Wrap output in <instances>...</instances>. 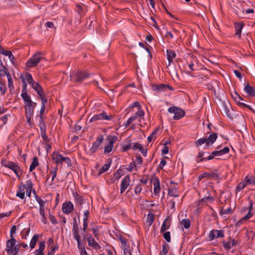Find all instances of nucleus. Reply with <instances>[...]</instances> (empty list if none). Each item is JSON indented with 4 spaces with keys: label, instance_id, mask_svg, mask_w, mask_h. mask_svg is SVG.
Wrapping results in <instances>:
<instances>
[{
    "label": "nucleus",
    "instance_id": "obj_1",
    "mask_svg": "<svg viewBox=\"0 0 255 255\" xmlns=\"http://www.w3.org/2000/svg\"><path fill=\"white\" fill-rule=\"evenodd\" d=\"M92 75L86 71L73 72L70 74V79L73 82H82L90 77Z\"/></svg>",
    "mask_w": 255,
    "mask_h": 255
},
{
    "label": "nucleus",
    "instance_id": "obj_2",
    "mask_svg": "<svg viewBox=\"0 0 255 255\" xmlns=\"http://www.w3.org/2000/svg\"><path fill=\"white\" fill-rule=\"evenodd\" d=\"M43 58L41 53L37 52L27 61L26 66L28 68L35 67Z\"/></svg>",
    "mask_w": 255,
    "mask_h": 255
},
{
    "label": "nucleus",
    "instance_id": "obj_3",
    "mask_svg": "<svg viewBox=\"0 0 255 255\" xmlns=\"http://www.w3.org/2000/svg\"><path fill=\"white\" fill-rule=\"evenodd\" d=\"M113 116L111 114H108L105 111H103L102 112L95 114L92 118L90 119V122H93L97 121H111Z\"/></svg>",
    "mask_w": 255,
    "mask_h": 255
},
{
    "label": "nucleus",
    "instance_id": "obj_4",
    "mask_svg": "<svg viewBox=\"0 0 255 255\" xmlns=\"http://www.w3.org/2000/svg\"><path fill=\"white\" fill-rule=\"evenodd\" d=\"M168 112L170 114H174L173 119L175 120L181 119L185 115V112L183 110L175 106L169 108Z\"/></svg>",
    "mask_w": 255,
    "mask_h": 255
},
{
    "label": "nucleus",
    "instance_id": "obj_5",
    "mask_svg": "<svg viewBox=\"0 0 255 255\" xmlns=\"http://www.w3.org/2000/svg\"><path fill=\"white\" fill-rule=\"evenodd\" d=\"M253 202L252 200H250L249 201V206L248 208V209L249 210L248 214L244 216L243 218H242L240 220H239L237 224V226H240L243 223L244 221H246L249 219H250L252 216L254 215V212L252 211L253 210Z\"/></svg>",
    "mask_w": 255,
    "mask_h": 255
},
{
    "label": "nucleus",
    "instance_id": "obj_6",
    "mask_svg": "<svg viewBox=\"0 0 255 255\" xmlns=\"http://www.w3.org/2000/svg\"><path fill=\"white\" fill-rule=\"evenodd\" d=\"M104 136L103 135H99L96 140L93 143L90 151L91 153L96 152L99 148L101 147V144L104 141Z\"/></svg>",
    "mask_w": 255,
    "mask_h": 255
},
{
    "label": "nucleus",
    "instance_id": "obj_7",
    "mask_svg": "<svg viewBox=\"0 0 255 255\" xmlns=\"http://www.w3.org/2000/svg\"><path fill=\"white\" fill-rule=\"evenodd\" d=\"M16 243L17 241L16 239L12 238H10L6 241L5 251L8 255H11V253L13 252V250L15 246Z\"/></svg>",
    "mask_w": 255,
    "mask_h": 255
},
{
    "label": "nucleus",
    "instance_id": "obj_8",
    "mask_svg": "<svg viewBox=\"0 0 255 255\" xmlns=\"http://www.w3.org/2000/svg\"><path fill=\"white\" fill-rule=\"evenodd\" d=\"M74 196L76 206L78 207L80 210L83 208V205L85 204H87L89 206V203L81 195L76 193L74 194Z\"/></svg>",
    "mask_w": 255,
    "mask_h": 255
},
{
    "label": "nucleus",
    "instance_id": "obj_9",
    "mask_svg": "<svg viewBox=\"0 0 255 255\" xmlns=\"http://www.w3.org/2000/svg\"><path fill=\"white\" fill-rule=\"evenodd\" d=\"M3 165L12 170L18 178L20 177L18 171L20 170V168L17 164L12 161H5Z\"/></svg>",
    "mask_w": 255,
    "mask_h": 255
},
{
    "label": "nucleus",
    "instance_id": "obj_10",
    "mask_svg": "<svg viewBox=\"0 0 255 255\" xmlns=\"http://www.w3.org/2000/svg\"><path fill=\"white\" fill-rule=\"evenodd\" d=\"M130 182V178L129 175H126L122 179L121 184L120 192L123 194L129 186Z\"/></svg>",
    "mask_w": 255,
    "mask_h": 255
},
{
    "label": "nucleus",
    "instance_id": "obj_11",
    "mask_svg": "<svg viewBox=\"0 0 255 255\" xmlns=\"http://www.w3.org/2000/svg\"><path fill=\"white\" fill-rule=\"evenodd\" d=\"M117 140V137L114 136H110L108 137L109 143L105 147L104 153H109L113 149L114 143H115Z\"/></svg>",
    "mask_w": 255,
    "mask_h": 255
},
{
    "label": "nucleus",
    "instance_id": "obj_12",
    "mask_svg": "<svg viewBox=\"0 0 255 255\" xmlns=\"http://www.w3.org/2000/svg\"><path fill=\"white\" fill-rule=\"evenodd\" d=\"M224 237V232L222 230H212L210 232L209 234V239L210 241H212L215 239L219 238H223Z\"/></svg>",
    "mask_w": 255,
    "mask_h": 255
},
{
    "label": "nucleus",
    "instance_id": "obj_13",
    "mask_svg": "<svg viewBox=\"0 0 255 255\" xmlns=\"http://www.w3.org/2000/svg\"><path fill=\"white\" fill-rule=\"evenodd\" d=\"M62 210L64 214H70L74 210V205L71 201L66 202L63 203Z\"/></svg>",
    "mask_w": 255,
    "mask_h": 255
},
{
    "label": "nucleus",
    "instance_id": "obj_14",
    "mask_svg": "<svg viewBox=\"0 0 255 255\" xmlns=\"http://www.w3.org/2000/svg\"><path fill=\"white\" fill-rule=\"evenodd\" d=\"M152 89L153 90L158 92L164 91L166 90V89H168L170 90H173V88L170 85L163 84L156 85H152Z\"/></svg>",
    "mask_w": 255,
    "mask_h": 255
},
{
    "label": "nucleus",
    "instance_id": "obj_15",
    "mask_svg": "<svg viewBox=\"0 0 255 255\" xmlns=\"http://www.w3.org/2000/svg\"><path fill=\"white\" fill-rule=\"evenodd\" d=\"M219 175L217 173L203 172L198 176V179L199 181H201L204 178L217 179Z\"/></svg>",
    "mask_w": 255,
    "mask_h": 255
},
{
    "label": "nucleus",
    "instance_id": "obj_16",
    "mask_svg": "<svg viewBox=\"0 0 255 255\" xmlns=\"http://www.w3.org/2000/svg\"><path fill=\"white\" fill-rule=\"evenodd\" d=\"M26 186L23 184L20 185L16 192V196L21 199H23L25 197V190Z\"/></svg>",
    "mask_w": 255,
    "mask_h": 255
},
{
    "label": "nucleus",
    "instance_id": "obj_17",
    "mask_svg": "<svg viewBox=\"0 0 255 255\" xmlns=\"http://www.w3.org/2000/svg\"><path fill=\"white\" fill-rule=\"evenodd\" d=\"M64 157L58 152H54L52 155V159L57 164H62L63 163Z\"/></svg>",
    "mask_w": 255,
    "mask_h": 255
},
{
    "label": "nucleus",
    "instance_id": "obj_18",
    "mask_svg": "<svg viewBox=\"0 0 255 255\" xmlns=\"http://www.w3.org/2000/svg\"><path fill=\"white\" fill-rule=\"evenodd\" d=\"M87 240L89 246L93 248L96 250H98L100 249V246L95 241L94 239L92 237L91 235L87 237Z\"/></svg>",
    "mask_w": 255,
    "mask_h": 255
},
{
    "label": "nucleus",
    "instance_id": "obj_19",
    "mask_svg": "<svg viewBox=\"0 0 255 255\" xmlns=\"http://www.w3.org/2000/svg\"><path fill=\"white\" fill-rule=\"evenodd\" d=\"M166 53L167 59L168 61V66H169L172 62L173 59L175 57L176 54L174 50L171 49H167Z\"/></svg>",
    "mask_w": 255,
    "mask_h": 255
},
{
    "label": "nucleus",
    "instance_id": "obj_20",
    "mask_svg": "<svg viewBox=\"0 0 255 255\" xmlns=\"http://www.w3.org/2000/svg\"><path fill=\"white\" fill-rule=\"evenodd\" d=\"M153 185V193L155 195L157 196L159 194L160 190V182L158 178H155L154 179Z\"/></svg>",
    "mask_w": 255,
    "mask_h": 255
},
{
    "label": "nucleus",
    "instance_id": "obj_21",
    "mask_svg": "<svg viewBox=\"0 0 255 255\" xmlns=\"http://www.w3.org/2000/svg\"><path fill=\"white\" fill-rule=\"evenodd\" d=\"M45 248L44 242H41L39 243V248L35 251L34 255H44L43 251Z\"/></svg>",
    "mask_w": 255,
    "mask_h": 255
},
{
    "label": "nucleus",
    "instance_id": "obj_22",
    "mask_svg": "<svg viewBox=\"0 0 255 255\" xmlns=\"http://www.w3.org/2000/svg\"><path fill=\"white\" fill-rule=\"evenodd\" d=\"M112 162V160L110 159H108L106 163L100 168L99 171V175H101L107 171L109 168H110Z\"/></svg>",
    "mask_w": 255,
    "mask_h": 255
},
{
    "label": "nucleus",
    "instance_id": "obj_23",
    "mask_svg": "<svg viewBox=\"0 0 255 255\" xmlns=\"http://www.w3.org/2000/svg\"><path fill=\"white\" fill-rule=\"evenodd\" d=\"M244 91L248 95L252 97H255V89L250 86L249 84L246 85L244 87Z\"/></svg>",
    "mask_w": 255,
    "mask_h": 255
},
{
    "label": "nucleus",
    "instance_id": "obj_24",
    "mask_svg": "<svg viewBox=\"0 0 255 255\" xmlns=\"http://www.w3.org/2000/svg\"><path fill=\"white\" fill-rule=\"evenodd\" d=\"M217 133L213 132L211 134L207 139L206 147H208L210 144H213L217 139Z\"/></svg>",
    "mask_w": 255,
    "mask_h": 255
},
{
    "label": "nucleus",
    "instance_id": "obj_25",
    "mask_svg": "<svg viewBox=\"0 0 255 255\" xmlns=\"http://www.w3.org/2000/svg\"><path fill=\"white\" fill-rule=\"evenodd\" d=\"M31 86L37 92L39 96H41V94L43 93L42 87L37 83L35 82L33 83Z\"/></svg>",
    "mask_w": 255,
    "mask_h": 255
},
{
    "label": "nucleus",
    "instance_id": "obj_26",
    "mask_svg": "<svg viewBox=\"0 0 255 255\" xmlns=\"http://www.w3.org/2000/svg\"><path fill=\"white\" fill-rule=\"evenodd\" d=\"M38 239V235L37 234L34 235L31 240L29 246L31 250L35 248V245Z\"/></svg>",
    "mask_w": 255,
    "mask_h": 255
},
{
    "label": "nucleus",
    "instance_id": "obj_27",
    "mask_svg": "<svg viewBox=\"0 0 255 255\" xmlns=\"http://www.w3.org/2000/svg\"><path fill=\"white\" fill-rule=\"evenodd\" d=\"M21 96L23 100L24 104L30 103L31 101L30 97L28 95L27 92L21 93Z\"/></svg>",
    "mask_w": 255,
    "mask_h": 255
},
{
    "label": "nucleus",
    "instance_id": "obj_28",
    "mask_svg": "<svg viewBox=\"0 0 255 255\" xmlns=\"http://www.w3.org/2000/svg\"><path fill=\"white\" fill-rule=\"evenodd\" d=\"M72 234L74 240L80 238L81 236L80 235V229L78 228H72Z\"/></svg>",
    "mask_w": 255,
    "mask_h": 255
},
{
    "label": "nucleus",
    "instance_id": "obj_29",
    "mask_svg": "<svg viewBox=\"0 0 255 255\" xmlns=\"http://www.w3.org/2000/svg\"><path fill=\"white\" fill-rule=\"evenodd\" d=\"M38 165V161L37 158L35 157L33 158V160L29 167V171L32 172Z\"/></svg>",
    "mask_w": 255,
    "mask_h": 255
},
{
    "label": "nucleus",
    "instance_id": "obj_30",
    "mask_svg": "<svg viewBox=\"0 0 255 255\" xmlns=\"http://www.w3.org/2000/svg\"><path fill=\"white\" fill-rule=\"evenodd\" d=\"M243 27V25L242 23H237L235 24L236 34L238 35L239 37H240Z\"/></svg>",
    "mask_w": 255,
    "mask_h": 255
},
{
    "label": "nucleus",
    "instance_id": "obj_31",
    "mask_svg": "<svg viewBox=\"0 0 255 255\" xmlns=\"http://www.w3.org/2000/svg\"><path fill=\"white\" fill-rule=\"evenodd\" d=\"M169 246L165 243L162 245V250L160 251L161 255H166L168 252Z\"/></svg>",
    "mask_w": 255,
    "mask_h": 255
},
{
    "label": "nucleus",
    "instance_id": "obj_32",
    "mask_svg": "<svg viewBox=\"0 0 255 255\" xmlns=\"http://www.w3.org/2000/svg\"><path fill=\"white\" fill-rule=\"evenodd\" d=\"M168 195L170 196L174 197H177L179 196L178 193L177 192V190L175 188H173L169 189Z\"/></svg>",
    "mask_w": 255,
    "mask_h": 255
},
{
    "label": "nucleus",
    "instance_id": "obj_33",
    "mask_svg": "<svg viewBox=\"0 0 255 255\" xmlns=\"http://www.w3.org/2000/svg\"><path fill=\"white\" fill-rule=\"evenodd\" d=\"M158 132V128H156L147 137V141L148 142H150L153 139H155L156 136L155 135Z\"/></svg>",
    "mask_w": 255,
    "mask_h": 255
},
{
    "label": "nucleus",
    "instance_id": "obj_34",
    "mask_svg": "<svg viewBox=\"0 0 255 255\" xmlns=\"http://www.w3.org/2000/svg\"><path fill=\"white\" fill-rule=\"evenodd\" d=\"M207 142V138H201L198 139L197 140L195 141V145L197 147H199V146H201L204 143H206ZM206 146V144L205 145Z\"/></svg>",
    "mask_w": 255,
    "mask_h": 255
},
{
    "label": "nucleus",
    "instance_id": "obj_35",
    "mask_svg": "<svg viewBox=\"0 0 255 255\" xmlns=\"http://www.w3.org/2000/svg\"><path fill=\"white\" fill-rule=\"evenodd\" d=\"M168 220V218H166L164 220L161 227L160 232L161 233L164 232L166 230L169 229V225H167L166 222Z\"/></svg>",
    "mask_w": 255,
    "mask_h": 255
},
{
    "label": "nucleus",
    "instance_id": "obj_36",
    "mask_svg": "<svg viewBox=\"0 0 255 255\" xmlns=\"http://www.w3.org/2000/svg\"><path fill=\"white\" fill-rule=\"evenodd\" d=\"M222 109H223V111L226 115V116L229 118H231V116L230 110H229L228 106L225 103H224L222 104Z\"/></svg>",
    "mask_w": 255,
    "mask_h": 255
},
{
    "label": "nucleus",
    "instance_id": "obj_37",
    "mask_svg": "<svg viewBox=\"0 0 255 255\" xmlns=\"http://www.w3.org/2000/svg\"><path fill=\"white\" fill-rule=\"evenodd\" d=\"M35 200L38 203L39 205V208H44V205L45 203V201L40 198L38 196L35 195Z\"/></svg>",
    "mask_w": 255,
    "mask_h": 255
},
{
    "label": "nucleus",
    "instance_id": "obj_38",
    "mask_svg": "<svg viewBox=\"0 0 255 255\" xmlns=\"http://www.w3.org/2000/svg\"><path fill=\"white\" fill-rule=\"evenodd\" d=\"M25 79L27 82L31 86L33 83H34L35 82L32 78V76L30 73H26L25 75Z\"/></svg>",
    "mask_w": 255,
    "mask_h": 255
},
{
    "label": "nucleus",
    "instance_id": "obj_39",
    "mask_svg": "<svg viewBox=\"0 0 255 255\" xmlns=\"http://www.w3.org/2000/svg\"><path fill=\"white\" fill-rule=\"evenodd\" d=\"M181 224L185 229L189 228L191 225L190 221L189 219H183Z\"/></svg>",
    "mask_w": 255,
    "mask_h": 255
},
{
    "label": "nucleus",
    "instance_id": "obj_40",
    "mask_svg": "<svg viewBox=\"0 0 255 255\" xmlns=\"http://www.w3.org/2000/svg\"><path fill=\"white\" fill-rule=\"evenodd\" d=\"M232 97L234 99L235 101L237 103L238 105H239V102L240 100H243L242 97L237 92H235L232 94Z\"/></svg>",
    "mask_w": 255,
    "mask_h": 255
},
{
    "label": "nucleus",
    "instance_id": "obj_41",
    "mask_svg": "<svg viewBox=\"0 0 255 255\" xmlns=\"http://www.w3.org/2000/svg\"><path fill=\"white\" fill-rule=\"evenodd\" d=\"M57 169H58V168L57 167H56L53 170H51L50 171V174H51L52 175V182L51 183V185H52L54 183V181L55 180V177H56L57 176Z\"/></svg>",
    "mask_w": 255,
    "mask_h": 255
},
{
    "label": "nucleus",
    "instance_id": "obj_42",
    "mask_svg": "<svg viewBox=\"0 0 255 255\" xmlns=\"http://www.w3.org/2000/svg\"><path fill=\"white\" fill-rule=\"evenodd\" d=\"M34 109L30 103H27L25 105V112L33 113Z\"/></svg>",
    "mask_w": 255,
    "mask_h": 255
},
{
    "label": "nucleus",
    "instance_id": "obj_43",
    "mask_svg": "<svg viewBox=\"0 0 255 255\" xmlns=\"http://www.w3.org/2000/svg\"><path fill=\"white\" fill-rule=\"evenodd\" d=\"M223 246L225 249L228 250L233 247V242H231V241L228 242L224 241L223 242Z\"/></svg>",
    "mask_w": 255,
    "mask_h": 255
},
{
    "label": "nucleus",
    "instance_id": "obj_44",
    "mask_svg": "<svg viewBox=\"0 0 255 255\" xmlns=\"http://www.w3.org/2000/svg\"><path fill=\"white\" fill-rule=\"evenodd\" d=\"M120 240L122 243V248L123 249L126 248H129V246L127 244V240L126 239L120 238Z\"/></svg>",
    "mask_w": 255,
    "mask_h": 255
},
{
    "label": "nucleus",
    "instance_id": "obj_45",
    "mask_svg": "<svg viewBox=\"0 0 255 255\" xmlns=\"http://www.w3.org/2000/svg\"><path fill=\"white\" fill-rule=\"evenodd\" d=\"M245 180H246L245 182L247 184H255V180L254 177H250L249 178L248 176H247L245 178Z\"/></svg>",
    "mask_w": 255,
    "mask_h": 255
},
{
    "label": "nucleus",
    "instance_id": "obj_46",
    "mask_svg": "<svg viewBox=\"0 0 255 255\" xmlns=\"http://www.w3.org/2000/svg\"><path fill=\"white\" fill-rule=\"evenodd\" d=\"M136 119V116H131L126 122L125 124V126L126 127H128L130 124L132 123L133 121H134Z\"/></svg>",
    "mask_w": 255,
    "mask_h": 255
},
{
    "label": "nucleus",
    "instance_id": "obj_47",
    "mask_svg": "<svg viewBox=\"0 0 255 255\" xmlns=\"http://www.w3.org/2000/svg\"><path fill=\"white\" fill-rule=\"evenodd\" d=\"M233 212V210L231 207L228 208L226 209H222L220 212V213L221 215L223 214H231Z\"/></svg>",
    "mask_w": 255,
    "mask_h": 255
},
{
    "label": "nucleus",
    "instance_id": "obj_48",
    "mask_svg": "<svg viewBox=\"0 0 255 255\" xmlns=\"http://www.w3.org/2000/svg\"><path fill=\"white\" fill-rule=\"evenodd\" d=\"M147 222L149 226H151L154 221V215L152 214H149L146 218Z\"/></svg>",
    "mask_w": 255,
    "mask_h": 255
},
{
    "label": "nucleus",
    "instance_id": "obj_49",
    "mask_svg": "<svg viewBox=\"0 0 255 255\" xmlns=\"http://www.w3.org/2000/svg\"><path fill=\"white\" fill-rule=\"evenodd\" d=\"M39 128H40V130L46 129V125L44 123V121L43 120L42 117H39Z\"/></svg>",
    "mask_w": 255,
    "mask_h": 255
},
{
    "label": "nucleus",
    "instance_id": "obj_50",
    "mask_svg": "<svg viewBox=\"0 0 255 255\" xmlns=\"http://www.w3.org/2000/svg\"><path fill=\"white\" fill-rule=\"evenodd\" d=\"M247 185V184L245 181L241 182L239 184V185L236 187V191L237 192L241 191L242 189H243L245 186Z\"/></svg>",
    "mask_w": 255,
    "mask_h": 255
},
{
    "label": "nucleus",
    "instance_id": "obj_51",
    "mask_svg": "<svg viewBox=\"0 0 255 255\" xmlns=\"http://www.w3.org/2000/svg\"><path fill=\"white\" fill-rule=\"evenodd\" d=\"M41 135L42 139L46 142L49 141V139L46 135V129L41 130Z\"/></svg>",
    "mask_w": 255,
    "mask_h": 255
},
{
    "label": "nucleus",
    "instance_id": "obj_52",
    "mask_svg": "<svg viewBox=\"0 0 255 255\" xmlns=\"http://www.w3.org/2000/svg\"><path fill=\"white\" fill-rule=\"evenodd\" d=\"M214 201V199L213 197L208 196L207 197H204L201 201L202 203H206V202H212Z\"/></svg>",
    "mask_w": 255,
    "mask_h": 255
},
{
    "label": "nucleus",
    "instance_id": "obj_53",
    "mask_svg": "<svg viewBox=\"0 0 255 255\" xmlns=\"http://www.w3.org/2000/svg\"><path fill=\"white\" fill-rule=\"evenodd\" d=\"M164 239L166 240V242L169 243L171 241L170 238V232H166L164 233L163 235Z\"/></svg>",
    "mask_w": 255,
    "mask_h": 255
},
{
    "label": "nucleus",
    "instance_id": "obj_54",
    "mask_svg": "<svg viewBox=\"0 0 255 255\" xmlns=\"http://www.w3.org/2000/svg\"><path fill=\"white\" fill-rule=\"evenodd\" d=\"M2 71H4V74H1L0 76L1 77H4L5 75H6L7 77V80L12 78L11 76L6 67L4 69H3Z\"/></svg>",
    "mask_w": 255,
    "mask_h": 255
},
{
    "label": "nucleus",
    "instance_id": "obj_55",
    "mask_svg": "<svg viewBox=\"0 0 255 255\" xmlns=\"http://www.w3.org/2000/svg\"><path fill=\"white\" fill-rule=\"evenodd\" d=\"M20 247V246L19 244H16L13 250V252L11 253V255H18Z\"/></svg>",
    "mask_w": 255,
    "mask_h": 255
},
{
    "label": "nucleus",
    "instance_id": "obj_56",
    "mask_svg": "<svg viewBox=\"0 0 255 255\" xmlns=\"http://www.w3.org/2000/svg\"><path fill=\"white\" fill-rule=\"evenodd\" d=\"M220 155H223L229 152V148L228 147H225L222 149L218 150Z\"/></svg>",
    "mask_w": 255,
    "mask_h": 255
},
{
    "label": "nucleus",
    "instance_id": "obj_57",
    "mask_svg": "<svg viewBox=\"0 0 255 255\" xmlns=\"http://www.w3.org/2000/svg\"><path fill=\"white\" fill-rule=\"evenodd\" d=\"M16 226L15 225H13L12 226L10 229V238L15 239L13 235L16 233Z\"/></svg>",
    "mask_w": 255,
    "mask_h": 255
},
{
    "label": "nucleus",
    "instance_id": "obj_58",
    "mask_svg": "<svg viewBox=\"0 0 255 255\" xmlns=\"http://www.w3.org/2000/svg\"><path fill=\"white\" fill-rule=\"evenodd\" d=\"M33 187V183L30 180H28L26 181V190H31Z\"/></svg>",
    "mask_w": 255,
    "mask_h": 255
},
{
    "label": "nucleus",
    "instance_id": "obj_59",
    "mask_svg": "<svg viewBox=\"0 0 255 255\" xmlns=\"http://www.w3.org/2000/svg\"><path fill=\"white\" fill-rule=\"evenodd\" d=\"M30 232V228H25L23 229L21 234H22V238H26V237L29 234Z\"/></svg>",
    "mask_w": 255,
    "mask_h": 255
},
{
    "label": "nucleus",
    "instance_id": "obj_60",
    "mask_svg": "<svg viewBox=\"0 0 255 255\" xmlns=\"http://www.w3.org/2000/svg\"><path fill=\"white\" fill-rule=\"evenodd\" d=\"M75 240L77 242L78 248L79 250L82 249V248H85L84 246L82 243L81 237H80V238L75 239Z\"/></svg>",
    "mask_w": 255,
    "mask_h": 255
},
{
    "label": "nucleus",
    "instance_id": "obj_61",
    "mask_svg": "<svg viewBox=\"0 0 255 255\" xmlns=\"http://www.w3.org/2000/svg\"><path fill=\"white\" fill-rule=\"evenodd\" d=\"M138 111L133 116H136V118L140 117L143 116L144 112L143 110H141V108L138 109Z\"/></svg>",
    "mask_w": 255,
    "mask_h": 255
},
{
    "label": "nucleus",
    "instance_id": "obj_62",
    "mask_svg": "<svg viewBox=\"0 0 255 255\" xmlns=\"http://www.w3.org/2000/svg\"><path fill=\"white\" fill-rule=\"evenodd\" d=\"M90 215V212L88 210H86L84 212L83 221L88 222V217Z\"/></svg>",
    "mask_w": 255,
    "mask_h": 255
},
{
    "label": "nucleus",
    "instance_id": "obj_63",
    "mask_svg": "<svg viewBox=\"0 0 255 255\" xmlns=\"http://www.w3.org/2000/svg\"><path fill=\"white\" fill-rule=\"evenodd\" d=\"M123 151L124 152H126L129 150V149H131V143H128L127 144H124L122 146Z\"/></svg>",
    "mask_w": 255,
    "mask_h": 255
},
{
    "label": "nucleus",
    "instance_id": "obj_64",
    "mask_svg": "<svg viewBox=\"0 0 255 255\" xmlns=\"http://www.w3.org/2000/svg\"><path fill=\"white\" fill-rule=\"evenodd\" d=\"M50 248H51V251L48 252V253L47 254V255H54L55 250H57L58 249V246L57 245L54 247H52Z\"/></svg>",
    "mask_w": 255,
    "mask_h": 255
}]
</instances>
